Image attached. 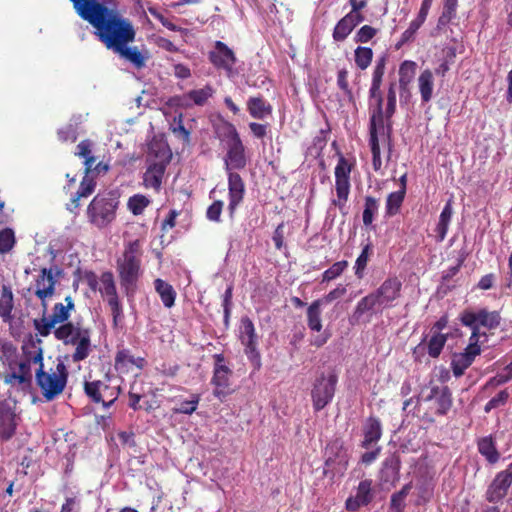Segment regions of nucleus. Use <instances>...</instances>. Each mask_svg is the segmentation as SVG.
<instances>
[{
  "label": "nucleus",
  "instance_id": "obj_1",
  "mask_svg": "<svg viewBox=\"0 0 512 512\" xmlns=\"http://www.w3.org/2000/svg\"><path fill=\"white\" fill-rule=\"evenodd\" d=\"M78 16L94 28V35L110 51L136 69L146 66L149 58L134 42L136 30L132 21L119 10L118 0H70Z\"/></svg>",
  "mask_w": 512,
  "mask_h": 512
},
{
  "label": "nucleus",
  "instance_id": "obj_2",
  "mask_svg": "<svg viewBox=\"0 0 512 512\" xmlns=\"http://www.w3.org/2000/svg\"><path fill=\"white\" fill-rule=\"evenodd\" d=\"M219 138L227 144L224 168L228 178V211L230 216L233 217L245 195V183L242 177L234 171L244 169L247 164L245 148L235 126L230 123L222 126Z\"/></svg>",
  "mask_w": 512,
  "mask_h": 512
},
{
  "label": "nucleus",
  "instance_id": "obj_3",
  "mask_svg": "<svg viewBox=\"0 0 512 512\" xmlns=\"http://www.w3.org/2000/svg\"><path fill=\"white\" fill-rule=\"evenodd\" d=\"M142 252L139 241L129 242L117 259V272L120 285L127 294L136 290L137 282L142 274L141 271Z\"/></svg>",
  "mask_w": 512,
  "mask_h": 512
},
{
  "label": "nucleus",
  "instance_id": "obj_4",
  "mask_svg": "<svg viewBox=\"0 0 512 512\" xmlns=\"http://www.w3.org/2000/svg\"><path fill=\"white\" fill-rule=\"evenodd\" d=\"M54 336L65 345L76 346L72 355L74 362L86 359L91 352L90 330L79 323L66 322L54 329Z\"/></svg>",
  "mask_w": 512,
  "mask_h": 512
},
{
  "label": "nucleus",
  "instance_id": "obj_5",
  "mask_svg": "<svg viewBox=\"0 0 512 512\" xmlns=\"http://www.w3.org/2000/svg\"><path fill=\"white\" fill-rule=\"evenodd\" d=\"M68 381L67 367L58 360L55 370L46 371L44 367L35 369V383L45 401L50 402L64 391Z\"/></svg>",
  "mask_w": 512,
  "mask_h": 512
},
{
  "label": "nucleus",
  "instance_id": "obj_6",
  "mask_svg": "<svg viewBox=\"0 0 512 512\" xmlns=\"http://www.w3.org/2000/svg\"><path fill=\"white\" fill-rule=\"evenodd\" d=\"M118 205L119 200L115 193H98L87 207L89 223L99 229L107 227L115 219Z\"/></svg>",
  "mask_w": 512,
  "mask_h": 512
},
{
  "label": "nucleus",
  "instance_id": "obj_7",
  "mask_svg": "<svg viewBox=\"0 0 512 512\" xmlns=\"http://www.w3.org/2000/svg\"><path fill=\"white\" fill-rule=\"evenodd\" d=\"M461 323L470 328L472 333L469 340L479 342L481 335L486 336L485 333L480 332L483 327L487 330L496 329L501 322V316L497 311H489L486 308L477 310L467 309L460 314Z\"/></svg>",
  "mask_w": 512,
  "mask_h": 512
},
{
  "label": "nucleus",
  "instance_id": "obj_8",
  "mask_svg": "<svg viewBox=\"0 0 512 512\" xmlns=\"http://www.w3.org/2000/svg\"><path fill=\"white\" fill-rule=\"evenodd\" d=\"M91 146L92 143L89 140H83L77 145V152L75 154L84 160L85 176L80 183L78 191L72 196L71 204L67 207L71 212H74V210L79 207V200L81 197L91 195L95 189V181L93 177L90 176L92 166L95 164L96 160L92 155Z\"/></svg>",
  "mask_w": 512,
  "mask_h": 512
},
{
  "label": "nucleus",
  "instance_id": "obj_9",
  "mask_svg": "<svg viewBox=\"0 0 512 512\" xmlns=\"http://www.w3.org/2000/svg\"><path fill=\"white\" fill-rule=\"evenodd\" d=\"M63 269L57 265L43 267L34 279V295L40 300L42 308L48 310V301L56 294V285L63 276Z\"/></svg>",
  "mask_w": 512,
  "mask_h": 512
},
{
  "label": "nucleus",
  "instance_id": "obj_10",
  "mask_svg": "<svg viewBox=\"0 0 512 512\" xmlns=\"http://www.w3.org/2000/svg\"><path fill=\"white\" fill-rule=\"evenodd\" d=\"M65 302V305L56 303L51 315H48L47 311L42 308V316L33 320V326L40 336L47 337L57 324L67 322L75 305L71 296L65 297Z\"/></svg>",
  "mask_w": 512,
  "mask_h": 512
},
{
  "label": "nucleus",
  "instance_id": "obj_11",
  "mask_svg": "<svg viewBox=\"0 0 512 512\" xmlns=\"http://www.w3.org/2000/svg\"><path fill=\"white\" fill-rule=\"evenodd\" d=\"M337 382L338 374L334 370L323 372L316 378L311 391L315 411L322 410L333 400Z\"/></svg>",
  "mask_w": 512,
  "mask_h": 512
},
{
  "label": "nucleus",
  "instance_id": "obj_12",
  "mask_svg": "<svg viewBox=\"0 0 512 512\" xmlns=\"http://www.w3.org/2000/svg\"><path fill=\"white\" fill-rule=\"evenodd\" d=\"M386 68V56L383 55L376 60L373 73L371 86L369 89V115L373 118H384L383 112V95L381 92V85Z\"/></svg>",
  "mask_w": 512,
  "mask_h": 512
},
{
  "label": "nucleus",
  "instance_id": "obj_13",
  "mask_svg": "<svg viewBox=\"0 0 512 512\" xmlns=\"http://www.w3.org/2000/svg\"><path fill=\"white\" fill-rule=\"evenodd\" d=\"M211 64L217 69L224 71L228 78H235L239 70L235 67L238 59L234 51L222 41H216L214 47L208 53Z\"/></svg>",
  "mask_w": 512,
  "mask_h": 512
},
{
  "label": "nucleus",
  "instance_id": "obj_14",
  "mask_svg": "<svg viewBox=\"0 0 512 512\" xmlns=\"http://www.w3.org/2000/svg\"><path fill=\"white\" fill-rule=\"evenodd\" d=\"M352 170V164L342 155H339L337 165L335 167V190L337 199L332 201L333 205L337 206L340 210H343L348 201L350 193V174Z\"/></svg>",
  "mask_w": 512,
  "mask_h": 512
},
{
  "label": "nucleus",
  "instance_id": "obj_15",
  "mask_svg": "<svg viewBox=\"0 0 512 512\" xmlns=\"http://www.w3.org/2000/svg\"><path fill=\"white\" fill-rule=\"evenodd\" d=\"M21 421L17 412V402L12 398L0 400V440L3 442L11 440Z\"/></svg>",
  "mask_w": 512,
  "mask_h": 512
},
{
  "label": "nucleus",
  "instance_id": "obj_16",
  "mask_svg": "<svg viewBox=\"0 0 512 512\" xmlns=\"http://www.w3.org/2000/svg\"><path fill=\"white\" fill-rule=\"evenodd\" d=\"M239 339L241 343L244 345V352L247 358L254 366V368L257 370L260 369L261 356L257 349L258 336L256 334L252 320L247 316L241 318L239 328Z\"/></svg>",
  "mask_w": 512,
  "mask_h": 512
},
{
  "label": "nucleus",
  "instance_id": "obj_17",
  "mask_svg": "<svg viewBox=\"0 0 512 512\" xmlns=\"http://www.w3.org/2000/svg\"><path fill=\"white\" fill-rule=\"evenodd\" d=\"M214 370L211 384L214 385L213 395L220 401H224L225 398L231 393L230 391V376L232 374L231 369L225 364V358L223 354L214 355Z\"/></svg>",
  "mask_w": 512,
  "mask_h": 512
},
{
  "label": "nucleus",
  "instance_id": "obj_18",
  "mask_svg": "<svg viewBox=\"0 0 512 512\" xmlns=\"http://www.w3.org/2000/svg\"><path fill=\"white\" fill-rule=\"evenodd\" d=\"M379 136L387 138V129L385 128L384 118L370 117L369 145L372 153V164L375 171L380 170L382 165Z\"/></svg>",
  "mask_w": 512,
  "mask_h": 512
},
{
  "label": "nucleus",
  "instance_id": "obj_19",
  "mask_svg": "<svg viewBox=\"0 0 512 512\" xmlns=\"http://www.w3.org/2000/svg\"><path fill=\"white\" fill-rule=\"evenodd\" d=\"M512 483V463L507 469L499 472L486 491V500L491 503L501 501L507 494Z\"/></svg>",
  "mask_w": 512,
  "mask_h": 512
},
{
  "label": "nucleus",
  "instance_id": "obj_20",
  "mask_svg": "<svg viewBox=\"0 0 512 512\" xmlns=\"http://www.w3.org/2000/svg\"><path fill=\"white\" fill-rule=\"evenodd\" d=\"M402 283L396 277L387 278L374 293L376 294L381 309L394 307V302L401 295Z\"/></svg>",
  "mask_w": 512,
  "mask_h": 512
},
{
  "label": "nucleus",
  "instance_id": "obj_21",
  "mask_svg": "<svg viewBox=\"0 0 512 512\" xmlns=\"http://www.w3.org/2000/svg\"><path fill=\"white\" fill-rule=\"evenodd\" d=\"M481 352L478 342L469 340V345L461 353L453 356L451 368L455 377H460L465 370L473 363L475 357Z\"/></svg>",
  "mask_w": 512,
  "mask_h": 512
},
{
  "label": "nucleus",
  "instance_id": "obj_22",
  "mask_svg": "<svg viewBox=\"0 0 512 512\" xmlns=\"http://www.w3.org/2000/svg\"><path fill=\"white\" fill-rule=\"evenodd\" d=\"M382 310L380 302L373 291L358 301L351 316V323H359L364 315L370 314L372 316L373 313Z\"/></svg>",
  "mask_w": 512,
  "mask_h": 512
},
{
  "label": "nucleus",
  "instance_id": "obj_23",
  "mask_svg": "<svg viewBox=\"0 0 512 512\" xmlns=\"http://www.w3.org/2000/svg\"><path fill=\"white\" fill-rule=\"evenodd\" d=\"M382 310L380 302L373 291L358 301L351 316V323H359L364 315L370 314L372 316L373 313Z\"/></svg>",
  "mask_w": 512,
  "mask_h": 512
},
{
  "label": "nucleus",
  "instance_id": "obj_24",
  "mask_svg": "<svg viewBox=\"0 0 512 512\" xmlns=\"http://www.w3.org/2000/svg\"><path fill=\"white\" fill-rule=\"evenodd\" d=\"M448 339V333H437L433 334L430 333V337L428 338L426 344L421 341L415 348H414V355H419L424 353L425 350H427L428 355L431 358H438L445 346V343Z\"/></svg>",
  "mask_w": 512,
  "mask_h": 512
},
{
  "label": "nucleus",
  "instance_id": "obj_25",
  "mask_svg": "<svg viewBox=\"0 0 512 512\" xmlns=\"http://www.w3.org/2000/svg\"><path fill=\"white\" fill-rule=\"evenodd\" d=\"M425 400H435L436 413L446 415L452 406V393L448 386H433Z\"/></svg>",
  "mask_w": 512,
  "mask_h": 512
},
{
  "label": "nucleus",
  "instance_id": "obj_26",
  "mask_svg": "<svg viewBox=\"0 0 512 512\" xmlns=\"http://www.w3.org/2000/svg\"><path fill=\"white\" fill-rule=\"evenodd\" d=\"M145 364L143 357H134L129 349H121L115 356V369L120 373H128L133 366L141 370Z\"/></svg>",
  "mask_w": 512,
  "mask_h": 512
},
{
  "label": "nucleus",
  "instance_id": "obj_27",
  "mask_svg": "<svg viewBox=\"0 0 512 512\" xmlns=\"http://www.w3.org/2000/svg\"><path fill=\"white\" fill-rule=\"evenodd\" d=\"M167 162L159 161L149 164L143 176V183L146 188H153L157 191L161 188Z\"/></svg>",
  "mask_w": 512,
  "mask_h": 512
},
{
  "label": "nucleus",
  "instance_id": "obj_28",
  "mask_svg": "<svg viewBox=\"0 0 512 512\" xmlns=\"http://www.w3.org/2000/svg\"><path fill=\"white\" fill-rule=\"evenodd\" d=\"M109 389L108 385L103 383L102 381H91L85 382L84 390L86 395L94 402V403H102L105 408L110 407L114 401L117 399V395L115 394L109 401L104 400V393Z\"/></svg>",
  "mask_w": 512,
  "mask_h": 512
},
{
  "label": "nucleus",
  "instance_id": "obj_29",
  "mask_svg": "<svg viewBox=\"0 0 512 512\" xmlns=\"http://www.w3.org/2000/svg\"><path fill=\"white\" fill-rule=\"evenodd\" d=\"M401 460L397 454H391L385 458L380 471L381 480L385 483H394L399 479Z\"/></svg>",
  "mask_w": 512,
  "mask_h": 512
},
{
  "label": "nucleus",
  "instance_id": "obj_30",
  "mask_svg": "<svg viewBox=\"0 0 512 512\" xmlns=\"http://www.w3.org/2000/svg\"><path fill=\"white\" fill-rule=\"evenodd\" d=\"M364 439L361 446L368 449L379 441L382 435V425L378 418L369 417L363 427Z\"/></svg>",
  "mask_w": 512,
  "mask_h": 512
},
{
  "label": "nucleus",
  "instance_id": "obj_31",
  "mask_svg": "<svg viewBox=\"0 0 512 512\" xmlns=\"http://www.w3.org/2000/svg\"><path fill=\"white\" fill-rule=\"evenodd\" d=\"M247 110L254 119H265L272 115V106L262 96L250 97L247 100Z\"/></svg>",
  "mask_w": 512,
  "mask_h": 512
},
{
  "label": "nucleus",
  "instance_id": "obj_32",
  "mask_svg": "<svg viewBox=\"0 0 512 512\" xmlns=\"http://www.w3.org/2000/svg\"><path fill=\"white\" fill-rule=\"evenodd\" d=\"M396 111V84L390 83L386 95V107L383 108L384 112V124L387 129V140L390 142L392 133L391 118Z\"/></svg>",
  "mask_w": 512,
  "mask_h": 512
},
{
  "label": "nucleus",
  "instance_id": "obj_33",
  "mask_svg": "<svg viewBox=\"0 0 512 512\" xmlns=\"http://www.w3.org/2000/svg\"><path fill=\"white\" fill-rule=\"evenodd\" d=\"M362 23L358 21V19L352 17L350 14H346L343 18H341L333 30V39L336 42L344 41L348 35L353 31V29Z\"/></svg>",
  "mask_w": 512,
  "mask_h": 512
},
{
  "label": "nucleus",
  "instance_id": "obj_34",
  "mask_svg": "<svg viewBox=\"0 0 512 512\" xmlns=\"http://www.w3.org/2000/svg\"><path fill=\"white\" fill-rule=\"evenodd\" d=\"M14 295L9 285L3 284L0 293V317L4 322L12 319Z\"/></svg>",
  "mask_w": 512,
  "mask_h": 512
},
{
  "label": "nucleus",
  "instance_id": "obj_35",
  "mask_svg": "<svg viewBox=\"0 0 512 512\" xmlns=\"http://www.w3.org/2000/svg\"><path fill=\"white\" fill-rule=\"evenodd\" d=\"M452 215H453L452 199H449L446 202L444 208L442 209V211L440 213L439 221L435 228V231L437 233V240L439 242H442L447 235L449 224L452 219Z\"/></svg>",
  "mask_w": 512,
  "mask_h": 512
},
{
  "label": "nucleus",
  "instance_id": "obj_36",
  "mask_svg": "<svg viewBox=\"0 0 512 512\" xmlns=\"http://www.w3.org/2000/svg\"><path fill=\"white\" fill-rule=\"evenodd\" d=\"M23 359L33 363L37 367H44L43 363V349L41 347V340L32 341L22 346Z\"/></svg>",
  "mask_w": 512,
  "mask_h": 512
},
{
  "label": "nucleus",
  "instance_id": "obj_37",
  "mask_svg": "<svg viewBox=\"0 0 512 512\" xmlns=\"http://www.w3.org/2000/svg\"><path fill=\"white\" fill-rule=\"evenodd\" d=\"M154 287L156 292L159 294L163 305L166 308L173 307L177 295L173 286L168 282L158 278L154 281Z\"/></svg>",
  "mask_w": 512,
  "mask_h": 512
},
{
  "label": "nucleus",
  "instance_id": "obj_38",
  "mask_svg": "<svg viewBox=\"0 0 512 512\" xmlns=\"http://www.w3.org/2000/svg\"><path fill=\"white\" fill-rule=\"evenodd\" d=\"M418 86L423 103H427L432 99L434 78L429 69L424 70L418 77Z\"/></svg>",
  "mask_w": 512,
  "mask_h": 512
},
{
  "label": "nucleus",
  "instance_id": "obj_39",
  "mask_svg": "<svg viewBox=\"0 0 512 512\" xmlns=\"http://www.w3.org/2000/svg\"><path fill=\"white\" fill-rule=\"evenodd\" d=\"M478 451L490 464H495L500 454L491 436L483 437L478 441Z\"/></svg>",
  "mask_w": 512,
  "mask_h": 512
},
{
  "label": "nucleus",
  "instance_id": "obj_40",
  "mask_svg": "<svg viewBox=\"0 0 512 512\" xmlns=\"http://www.w3.org/2000/svg\"><path fill=\"white\" fill-rule=\"evenodd\" d=\"M321 305L322 300H315L307 309V324L312 331L319 332L322 329Z\"/></svg>",
  "mask_w": 512,
  "mask_h": 512
},
{
  "label": "nucleus",
  "instance_id": "obj_41",
  "mask_svg": "<svg viewBox=\"0 0 512 512\" xmlns=\"http://www.w3.org/2000/svg\"><path fill=\"white\" fill-rule=\"evenodd\" d=\"M415 63L413 61H404L399 68V88L401 97L408 91L409 83L414 76Z\"/></svg>",
  "mask_w": 512,
  "mask_h": 512
},
{
  "label": "nucleus",
  "instance_id": "obj_42",
  "mask_svg": "<svg viewBox=\"0 0 512 512\" xmlns=\"http://www.w3.org/2000/svg\"><path fill=\"white\" fill-rule=\"evenodd\" d=\"M5 383L21 391H27L32 385V381L25 375L13 370L5 376Z\"/></svg>",
  "mask_w": 512,
  "mask_h": 512
},
{
  "label": "nucleus",
  "instance_id": "obj_43",
  "mask_svg": "<svg viewBox=\"0 0 512 512\" xmlns=\"http://www.w3.org/2000/svg\"><path fill=\"white\" fill-rule=\"evenodd\" d=\"M100 283L101 287L99 288V291L102 296L107 298V300L111 299L112 297H118L114 276L110 271L102 273L100 277Z\"/></svg>",
  "mask_w": 512,
  "mask_h": 512
},
{
  "label": "nucleus",
  "instance_id": "obj_44",
  "mask_svg": "<svg viewBox=\"0 0 512 512\" xmlns=\"http://www.w3.org/2000/svg\"><path fill=\"white\" fill-rule=\"evenodd\" d=\"M404 191H395L390 193L386 199V215L391 217L399 213L404 201Z\"/></svg>",
  "mask_w": 512,
  "mask_h": 512
},
{
  "label": "nucleus",
  "instance_id": "obj_45",
  "mask_svg": "<svg viewBox=\"0 0 512 512\" xmlns=\"http://www.w3.org/2000/svg\"><path fill=\"white\" fill-rule=\"evenodd\" d=\"M378 209L379 201L372 196H366L362 214L363 224L365 226H370L372 224L375 215L378 213Z\"/></svg>",
  "mask_w": 512,
  "mask_h": 512
},
{
  "label": "nucleus",
  "instance_id": "obj_46",
  "mask_svg": "<svg viewBox=\"0 0 512 512\" xmlns=\"http://www.w3.org/2000/svg\"><path fill=\"white\" fill-rule=\"evenodd\" d=\"M214 89L210 85L197 90H191L188 92L191 106H203L207 100L212 97Z\"/></svg>",
  "mask_w": 512,
  "mask_h": 512
},
{
  "label": "nucleus",
  "instance_id": "obj_47",
  "mask_svg": "<svg viewBox=\"0 0 512 512\" xmlns=\"http://www.w3.org/2000/svg\"><path fill=\"white\" fill-rule=\"evenodd\" d=\"M356 66L361 69H367L373 58V51L369 47L358 46L354 51Z\"/></svg>",
  "mask_w": 512,
  "mask_h": 512
},
{
  "label": "nucleus",
  "instance_id": "obj_48",
  "mask_svg": "<svg viewBox=\"0 0 512 512\" xmlns=\"http://www.w3.org/2000/svg\"><path fill=\"white\" fill-rule=\"evenodd\" d=\"M17 358V348L11 341L0 342V360L6 362L12 369Z\"/></svg>",
  "mask_w": 512,
  "mask_h": 512
},
{
  "label": "nucleus",
  "instance_id": "obj_49",
  "mask_svg": "<svg viewBox=\"0 0 512 512\" xmlns=\"http://www.w3.org/2000/svg\"><path fill=\"white\" fill-rule=\"evenodd\" d=\"M15 243V234L11 228L0 230V254L9 253L15 246Z\"/></svg>",
  "mask_w": 512,
  "mask_h": 512
},
{
  "label": "nucleus",
  "instance_id": "obj_50",
  "mask_svg": "<svg viewBox=\"0 0 512 512\" xmlns=\"http://www.w3.org/2000/svg\"><path fill=\"white\" fill-rule=\"evenodd\" d=\"M360 502L364 503V505H368L373 500V490H372V480L365 479L360 481L357 492L355 495Z\"/></svg>",
  "mask_w": 512,
  "mask_h": 512
},
{
  "label": "nucleus",
  "instance_id": "obj_51",
  "mask_svg": "<svg viewBox=\"0 0 512 512\" xmlns=\"http://www.w3.org/2000/svg\"><path fill=\"white\" fill-rule=\"evenodd\" d=\"M348 267L346 260L335 262L331 267L325 270L322 274V283L330 282L338 278Z\"/></svg>",
  "mask_w": 512,
  "mask_h": 512
},
{
  "label": "nucleus",
  "instance_id": "obj_52",
  "mask_svg": "<svg viewBox=\"0 0 512 512\" xmlns=\"http://www.w3.org/2000/svg\"><path fill=\"white\" fill-rule=\"evenodd\" d=\"M150 200L141 194L133 195L128 200V208L134 215H140L144 209L149 205Z\"/></svg>",
  "mask_w": 512,
  "mask_h": 512
},
{
  "label": "nucleus",
  "instance_id": "obj_53",
  "mask_svg": "<svg viewBox=\"0 0 512 512\" xmlns=\"http://www.w3.org/2000/svg\"><path fill=\"white\" fill-rule=\"evenodd\" d=\"M200 402V395L193 394L190 400H184L179 403V406L173 408L174 413L191 415L194 413Z\"/></svg>",
  "mask_w": 512,
  "mask_h": 512
},
{
  "label": "nucleus",
  "instance_id": "obj_54",
  "mask_svg": "<svg viewBox=\"0 0 512 512\" xmlns=\"http://www.w3.org/2000/svg\"><path fill=\"white\" fill-rule=\"evenodd\" d=\"M370 251H371V248H370V245L367 244L361 251L360 255L357 257L356 259V262H355V275L358 277V278H362L363 277V272L367 266V262H368V259H369V254H370Z\"/></svg>",
  "mask_w": 512,
  "mask_h": 512
},
{
  "label": "nucleus",
  "instance_id": "obj_55",
  "mask_svg": "<svg viewBox=\"0 0 512 512\" xmlns=\"http://www.w3.org/2000/svg\"><path fill=\"white\" fill-rule=\"evenodd\" d=\"M509 394L506 390L500 391L496 396L491 398L485 405L484 411L489 413L491 410L506 404Z\"/></svg>",
  "mask_w": 512,
  "mask_h": 512
},
{
  "label": "nucleus",
  "instance_id": "obj_56",
  "mask_svg": "<svg viewBox=\"0 0 512 512\" xmlns=\"http://www.w3.org/2000/svg\"><path fill=\"white\" fill-rule=\"evenodd\" d=\"M172 132L186 143L190 141V132L185 128L182 121V114L174 118V124L171 127Z\"/></svg>",
  "mask_w": 512,
  "mask_h": 512
},
{
  "label": "nucleus",
  "instance_id": "obj_57",
  "mask_svg": "<svg viewBox=\"0 0 512 512\" xmlns=\"http://www.w3.org/2000/svg\"><path fill=\"white\" fill-rule=\"evenodd\" d=\"M337 85L344 92V94L348 97L349 100L353 99L352 90L348 84V71L343 68L340 69L337 73Z\"/></svg>",
  "mask_w": 512,
  "mask_h": 512
},
{
  "label": "nucleus",
  "instance_id": "obj_58",
  "mask_svg": "<svg viewBox=\"0 0 512 512\" xmlns=\"http://www.w3.org/2000/svg\"><path fill=\"white\" fill-rule=\"evenodd\" d=\"M377 34V29L369 25L362 26L356 33L354 40L356 43H367Z\"/></svg>",
  "mask_w": 512,
  "mask_h": 512
},
{
  "label": "nucleus",
  "instance_id": "obj_59",
  "mask_svg": "<svg viewBox=\"0 0 512 512\" xmlns=\"http://www.w3.org/2000/svg\"><path fill=\"white\" fill-rule=\"evenodd\" d=\"M107 303L112 312L113 323L116 326L118 324V322L121 321L123 318L122 305H121L118 297H112L111 299H108Z\"/></svg>",
  "mask_w": 512,
  "mask_h": 512
},
{
  "label": "nucleus",
  "instance_id": "obj_60",
  "mask_svg": "<svg viewBox=\"0 0 512 512\" xmlns=\"http://www.w3.org/2000/svg\"><path fill=\"white\" fill-rule=\"evenodd\" d=\"M224 203L222 200L214 201L206 211V217L213 222H219Z\"/></svg>",
  "mask_w": 512,
  "mask_h": 512
},
{
  "label": "nucleus",
  "instance_id": "obj_61",
  "mask_svg": "<svg viewBox=\"0 0 512 512\" xmlns=\"http://www.w3.org/2000/svg\"><path fill=\"white\" fill-rule=\"evenodd\" d=\"M167 105L172 108H183V109L192 107L188 93L170 97L167 101Z\"/></svg>",
  "mask_w": 512,
  "mask_h": 512
},
{
  "label": "nucleus",
  "instance_id": "obj_62",
  "mask_svg": "<svg viewBox=\"0 0 512 512\" xmlns=\"http://www.w3.org/2000/svg\"><path fill=\"white\" fill-rule=\"evenodd\" d=\"M149 13L158 20L164 27H166L170 31H179L180 28L176 26L171 20L165 17L158 9L149 7Z\"/></svg>",
  "mask_w": 512,
  "mask_h": 512
},
{
  "label": "nucleus",
  "instance_id": "obj_63",
  "mask_svg": "<svg viewBox=\"0 0 512 512\" xmlns=\"http://www.w3.org/2000/svg\"><path fill=\"white\" fill-rule=\"evenodd\" d=\"M349 4L351 6V11L348 13L352 17L358 19V21L363 22L365 20L361 11L367 6L366 0H349Z\"/></svg>",
  "mask_w": 512,
  "mask_h": 512
},
{
  "label": "nucleus",
  "instance_id": "obj_64",
  "mask_svg": "<svg viewBox=\"0 0 512 512\" xmlns=\"http://www.w3.org/2000/svg\"><path fill=\"white\" fill-rule=\"evenodd\" d=\"M58 137L63 142H75L77 139V129L74 125L68 124L65 127L58 130Z\"/></svg>",
  "mask_w": 512,
  "mask_h": 512
}]
</instances>
